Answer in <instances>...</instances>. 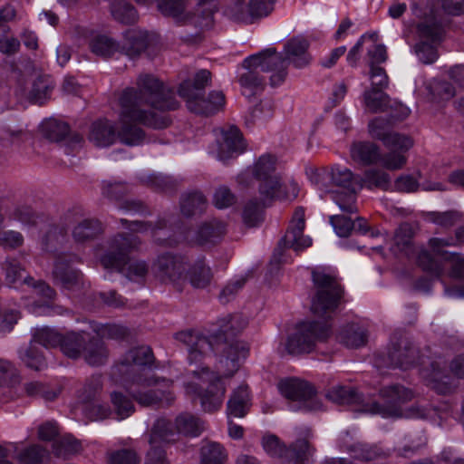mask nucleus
Here are the masks:
<instances>
[{
    "mask_svg": "<svg viewBox=\"0 0 464 464\" xmlns=\"http://www.w3.org/2000/svg\"><path fill=\"white\" fill-rule=\"evenodd\" d=\"M137 88H126L121 97V127L116 132L114 124L100 119L91 125L89 140L97 147H108L117 138L128 146H139L145 140L143 130L127 121L138 122L153 129H163L170 120L156 111H173L179 107L173 92L167 90L162 82L152 74L141 73L136 82Z\"/></svg>",
    "mask_w": 464,
    "mask_h": 464,
    "instance_id": "1",
    "label": "nucleus"
},
{
    "mask_svg": "<svg viewBox=\"0 0 464 464\" xmlns=\"http://www.w3.org/2000/svg\"><path fill=\"white\" fill-rule=\"evenodd\" d=\"M315 293L312 299V313L323 321L312 320L298 324L286 340L288 353L298 355L313 352L318 343L331 335L329 320L343 299V289L337 277L323 268L312 271Z\"/></svg>",
    "mask_w": 464,
    "mask_h": 464,
    "instance_id": "2",
    "label": "nucleus"
},
{
    "mask_svg": "<svg viewBox=\"0 0 464 464\" xmlns=\"http://www.w3.org/2000/svg\"><path fill=\"white\" fill-rule=\"evenodd\" d=\"M315 293L312 299V313L323 321L312 320L298 324L286 340L288 353L298 355L313 352L318 343L331 335L329 320L343 299V289L337 277L323 268L312 271Z\"/></svg>",
    "mask_w": 464,
    "mask_h": 464,
    "instance_id": "3",
    "label": "nucleus"
},
{
    "mask_svg": "<svg viewBox=\"0 0 464 464\" xmlns=\"http://www.w3.org/2000/svg\"><path fill=\"white\" fill-rule=\"evenodd\" d=\"M247 325V320L241 314H228L219 318L217 328L212 330L209 337L198 331L186 330L177 333L175 337L188 347V360L190 364L201 363L211 351L218 352L222 346L220 363L227 370L223 374L230 377L239 368V362L248 354L247 345L234 340Z\"/></svg>",
    "mask_w": 464,
    "mask_h": 464,
    "instance_id": "4",
    "label": "nucleus"
},
{
    "mask_svg": "<svg viewBox=\"0 0 464 464\" xmlns=\"http://www.w3.org/2000/svg\"><path fill=\"white\" fill-rule=\"evenodd\" d=\"M327 397L338 404H358L362 412L383 418H400L403 415L402 405L411 401L414 394L401 384H392L380 389L379 400L366 398L352 386L333 387Z\"/></svg>",
    "mask_w": 464,
    "mask_h": 464,
    "instance_id": "5",
    "label": "nucleus"
},
{
    "mask_svg": "<svg viewBox=\"0 0 464 464\" xmlns=\"http://www.w3.org/2000/svg\"><path fill=\"white\" fill-rule=\"evenodd\" d=\"M242 66L246 72L240 74L239 83L242 93L246 97L263 90L265 78L261 72H272L270 83L274 87L281 84L287 75L286 63L282 54L276 53V48H267L246 57Z\"/></svg>",
    "mask_w": 464,
    "mask_h": 464,
    "instance_id": "6",
    "label": "nucleus"
},
{
    "mask_svg": "<svg viewBox=\"0 0 464 464\" xmlns=\"http://www.w3.org/2000/svg\"><path fill=\"white\" fill-rule=\"evenodd\" d=\"M140 244L139 237L119 233L110 239L108 249L101 256V264L106 269L121 273L130 281L142 283L148 275L149 265L144 260L130 257V253L137 250Z\"/></svg>",
    "mask_w": 464,
    "mask_h": 464,
    "instance_id": "7",
    "label": "nucleus"
},
{
    "mask_svg": "<svg viewBox=\"0 0 464 464\" xmlns=\"http://www.w3.org/2000/svg\"><path fill=\"white\" fill-rule=\"evenodd\" d=\"M154 362L152 350L149 346H139L129 350L111 369V379L124 385L136 383L145 387L160 386V380L146 371Z\"/></svg>",
    "mask_w": 464,
    "mask_h": 464,
    "instance_id": "8",
    "label": "nucleus"
},
{
    "mask_svg": "<svg viewBox=\"0 0 464 464\" xmlns=\"http://www.w3.org/2000/svg\"><path fill=\"white\" fill-rule=\"evenodd\" d=\"M203 362L201 363H192L189 365H195V369L191 370L193 376L201 380L202 382H208L206 389H203L199 384L195 382H188L185 385L186 393L191 398H198L200 401L201 407L206 412H214L219 410L223 404L226 385L221 377L218 372L209 371L208 367L204 366Z\"/></svg>",
    "mask_w": 464,
    "mask_h": 464,
    "instance_id": "9",
    "label": "nucleus"
},
{
    "mask_svg": "<svg viewBox=\"0 0 464 464\" xmlns=\"http://www.w3.org/2000/svg\"><path fill=\"white\" fill-rule=\"evenodd\" d=\"M428 246L431 253L427 249L420 250L417 257L418 264L423 271L436 278L441 279L446 274L445 263L450 258L454 257L456 254V252L445 250V247L459 246L457 236L444 238L431 237L428 242Z\"/></svg>",
    "mask_w": 464,
    "mask_h": 464,
    "instance_id": "10",
    "label": "nucleus"
},
{
    "mask_svg": "<svg viewBox=\"0 0 464 464\" xmlns=\"http://www.w3.org/2000/svg\"><path fill=\"white\" fill-rule=\"evenodd\" d=\"M309 433L307 430L304 437L297 439L289 448L276 435L264 436L262 446L269 456L280 459L282 464H303L314 452L308 441Z\"/></svg>",
    "mask_w": 464,
    "mask_h": 464,
    "instance_id": "11",
    "label": "nucleus"
},
{
    "mask_svg": "<svg viewBox=\"0 0 464 464\" xmlns=\"http://www.w3.org/2000/svg\"><path fill=\"white\" fill-rule=\"evenodd\" d=\"M280 393L289 401L292 411H316L321 404L316 398L314 388L307 382L289 378L278 383Z\"/></svg>",
    "mask_w": 464,
    "mask_h": 464,
    "instance_id": "12",
    "label": "nucleus"
},
{
    "mask_svg": "<svg viewBox=\"0 0 464 464\" xmlns=\"http://www.w3.org/2000/svg\"><path fill=\"white\" fill-rule=\"evenodd\" d=\"M79 262V256L74 254L58 256L52 271L54 285L72 292L87 289L89 284L85 282L83 274L74 266Z\"/></svg>",
    "mask_w": 464,
    "mask_h": 464,
    "instance_id": "13",
    "label": "nucleus"
},
{
    "mask_svg": "<svg viewBox=\"0 0 464 464\" xmlns=\"http://www.w3.org/2000/svg\"><path fill=\"white\" fill-rule=\"evenodd\" d=\"M429 385L440 394H449L454 390L450 372L458 378H464V353L456 356L448 366V362L439 357L430 363Z\"/></svg>",
    "mask_w": 464,
    "mask_h": 464,
    "instance_id": "14",
    "label": "nucleus"
},
{
    "mask_svg": "<svg viewBox=\"0 0 464 464\" xmlns=\"http://www.w3.org/2000/svg\"><path fill=\"white\" fill-rule=\"evenodd\" d=\"M276 158L267 154L261 156L253 167V175L260 181L259 192L263 206H266V200L283 197L280 179L276 174Z\"/></svg>",
    "mask_w": 464,
    "mask_h": 464,
    "instance_id": "15",
    "label": "nucleus"
},
{
    "mask_svg": "<svg viewBox=\"0 0 464 464\" xmlns=\"http://www.w3.org/2000/svg\"><path fill=\"white\" fill-rule=\"evenodd\" d=\"M151 271L159 280L172 284L179 290L187 282V262L182 256L169 252L160 254L152 263Z\"/></svg>",
    "mask_w": 464,
    "mask_h": 464,
    "instance_id": "16",
    "label": "nucleus"
},
{
    "mask_svg": "<svg viewBox=\"0 0 464 464\" xmlns=\"http://www.w3.org/2000/svg\"><path fill=\"white\" fill-rule=\"evenodd\" d=\"M419 359V351L406 338L393 343L386 353L378 354L375 365L378 368L391 367L407 370L413 366Z\"/></svg>",
    "mask_w": 464,
    "mask_h": 464,
    "instance_id": "17",
    "label": "nucleus"
},
{
    "mask_svg": "<svg viewBox=\"0 0 464 464\" xmlns=\"http://www.w3.org/2000/svg\"><path fill=\"white\" fill-rule=\"evenodd\" d=\"M179 94L186 99L188 109L197 114L212 115L225 105V95L222 92L213 91L206 99L201 93H194L189 82H183L179 85Z\"/></svg>",
    "mask_w": 464,
    "mask_h": 464,
    "instance_id": "18",
    "label": "nucleus"
},
{
    "mask_svg": "<svg viewBox=\"0 0 464 464\" xmlns=\"http://www.w3.org/2000/svg\"><path fill=\"white\" fill-rule=\"evenodd\" d=\"M304 210L299 207L294 212L287 232L275 249L274 257L276 259L280 261L284 248H293L295 251L299 252L312 245L311 238L304 236Z\"/></svg>",
    "mask_w": 464,
    "mask_h": 464,
    "instance_id": "19",
    "label": "nucleus"
},
{
    "mask_svg": "<svg viewBox=\"0 0 464 464\" xmlns=\"http://www.w3.org/2000/svg\"><path fill=\"white\" fill-rule=\"evenodd\" d=\"M412 14L422 19L417 24V34L420 39H427L431 42L442 41L445 34V28L442 22L433 14L432 10L427 12L420 4L413 2L411 5Z\"/></svg>",
    "mask_w": 464,
    "mask_h": 464,
    "instance_id": "20",
    "label": "nucleus"
},
{
    "mask_svg": "<svg viewBox=\"0 0 464 464\" xmlns=\"http://www.w3.org/2000/svg\"><path fill=\"white\" fill-rule=\"evenodd\" d=\"M162 384L160 387L150 389L148 391L136 390L132 387H129V393L131 397L141 406L150 407L158 405L162 402L169 405L174 401L173 393L169 390L172 382L162 379Z\"/></svg>",
    "mask_w": 464,
    "mask_h": 464,
    "instance_id": "21",
    "label": "nucleus"
},
{
    "mask_svg": "<svg viewBox=\"0 0 464 464\" xmlns=\"http://www.w3.org/2000/svg\"><path fill=\"white\" fill-rule=\"evenodd\" d=\"M246 145L240 130L231 126L227 130L222 131V140L218 145V160L227 163L245 150Z\"/></svg>",
    "mask_w": 464,
    "mask_h": 464,
    "instance_id": "22",
    "label": "nucleus"
},
{
    "mask_svg": "<svg viewBox=\"0 0 464 464\" xmlns=\"http://www.w3.org/2000/svg\"><path fill=\"white\" fill-rule=\"evenodd\" d=\"M309 42L303 36L298 35L289 39L284 47L285 56L283 60L293 63L296 68H304L310 63L311 56L308 53Z\"/></svg>",
    "mask_w": 464,
    "mask_h": 464,
    "instance_id": "23",
    "label": "nucleus"
},
{
    "mask_svg": "<svg viewBox=\"0 0 464 464\" xmlns=\"http://www.w3.org/2000/svg\"><path fill=\"white\" fill-rule=\"evenodd\" d=\"M227 232L224 221L213 218L203 223L198 229L195 241L202 246H212L219 243Z\"/></svg>",
    "mask_w": 464,
    "mask_h": 464,
    "instance_id": "24",
    "label": "nucleus"
},
{
    "mask_svg": "<svg viewBox=\"0 0 464 464\" xmlns=\"http://www.w3.org/2000/svg\"><path fill=\"white\" fill-rule=\"evenodd\" d=\"M251 407V397L248 386L242 384L235 389L227 405V413L230 416L242 418L246 415Z\"/></svg>",
    "mask_w": 464,
    "mask_h": 464,
    "instance_id": "25",
    "label": "nucleus"
},
{
    "mask_svg": "<svg viewBox=\"0 0 464 464\" xmlns=\"http://www.w3.org/2000/svg\"><path fill=\"white\" fill-rule=\"evenodd\" d=\"M109 352L99 336L88 334L82 356L92 366L102 365L107 362Z\"/></svg>",
    "mask_w": 464,
    "mask_h": 464,
    "instance_id": "26",
    "label": "nucleus"
},
{
    "mask_svg": "<svg viewBox=\"0 0 464 464\" xmlns=\"http://www.w3.org/2000/svg\"><path fill=\"white\" fill-rule=\"evenodd\" d=\"M89 334L84 332H68L61 335L59 343L62 353L72 359H78L82 356L84 344Z\"/></svg>",
    "mask_w": 464,
    "mask_h": 464,
    "instance_id": "27",
    "label": "nucleus"
},
{
    "mask_svg": "<svg viewBox=\"0 0 464 464\" xmlns=\"http://www.w3.org/2000/svg\"><path fill=\"white\" fill-rule=\"evenodd\" d=\"M149 44L147 32L140 29H130L124 34V42L121 49L131 58L140 55Z\"/></svg>",
    "mask_w": 464,
    "mask_h": 464,
    "instance_id": "28",
    "label": "nucleus"
},
{
    "mask_svg": "<svg viewBox=\"0 0 464 464\" xmlns=\"http://www.w3.org/2000/svg\"><path fill=\"white\" fill-rule=\"evenodd\" d=\"M187 281L195 288H205L212 279V272L208 266L205 264L204 259H198L191 266L187 265Z\"/></svg>",
    "mask_w": 464,
    "mask_h": 464,
    "instance_id": "29",
    "label": "nucleus"
},
{
    "mask_svg": "<svg viewBox=\"0 0 464 464\" xmlns=\"http://www.w3.org/2000/svg\"><path fill=\"white\" fill-rule=\"evenodd\" d=\"M353 160L362 165H372L380 161L379 147L372 142H357L351 147Z\"/></svg>",
    "mask_w": 464,
    "mask_h": 464,
    "instance_id": "30",
    "label": "nucleus"
},
{
    "mask_svg": "<svg viewBox=\"0 0 464 464\" xmlns=\"http://www.w3.org/2000/svg\"><path fill=\"white\" fill-rule=\"evenodd\" d=\"M177 433L176 427L166 419H159L154 423L150 435V447H161L162 442H170L175 440Z\"/></svg>",
    "mask_w": 464,
    "mask_h": 464,
    "instance_id": "31",
    "label": "nucleus"
},
{
    "mask_svg": "<svg viewBox=\"0 0 464 464\" xmlns=\"http://www.w3.org/2000/svg\"><path fill=\"white\" fill-rule=\"evenodd\" d=\"M362 98L365 108L372 113L386 111L391 102L390 96L383 92V89L377 87L365 90Z\"/></svg>",
    "mask_w": 464,
    "mask_h": 464,
    "instance_id": "32",
    "label": "nucleus"
},
{
    "mask_svg": "<svg viewBox=\"0 0 464 464\" xmlns=\"http://www.w3.org/2000/svg\"><path fill=\"white\" fill-rule=\"evenodd\" d=\"M159 11L164 15L177 21H187L191 14L187 11L188 0H157Z\"/></svg>",
    "mask_w": 464,
    "mask_h": 464,
    "instance_id": "33",
    "label": "nucleus"
},
{
    "mask_svg": "<svg viewBox=\"0 0 464 464\" xmlns=\"http://www.w3.org/2000/svg\"><path fill=\"white\" fill-rule=\"evenodd\" d=\"M331 182L343 188L359 191L362 189L359 176H354L353 172L344 167L334 166L331 168Z\"/></svg>",
    "mask_w": 464,
    "mask_h": 464,
    "instance_id": "34",
    "label": "nucleus"
},
{
    "mask_svg": "<svg viewBox=\"0 0 464 464\" xmlns=\"http://www.w3.org/2000/svg\"><path fill=\"white\" fill-rule=\"evenodd\" d=\"M91 52L103 59L111 57L114 53L120 52L121 45L113 38L98 34L93 36L89 42Z\"/></svg>",
    "mask_w": 464,
    "mask_h": 464,
    "instance_id": "35",
    "label": "nucleus"
},
{
    "mask_svg": "<svg viewBox=\"0 0 464 464\" xmlns=\"http://www.w3.org/2000/svg\"><path fill=\"white\" fill-rule=\"evenodd\" d=\"M102 232V223L94 218H86L79 222L72 229V237L82 243L92 240Z\"/></svg>",
    "mask_w": 464,
    "mask_h": 464,
    "instance_id": "36",
    "label": "nucleus"
},
{
    "mask_svg": "<svg viewBox=\"0 0 464 464\" xmlns=\"http://www.w3.org/2000/svg\"><path fill=\"white\" fill-rule=\"evenodd\" d=\"M151 237L154 242L160 246H172L179 242L169 219H159L151 228Z\"/></svg>",
    "mask_w": 464,
    "mask_h": 464,
    "instance_id": "37",
    "label": "nucleus"
},
{
    "mask_svg": "<svg viewBox=\"0 0 464 464\" xmlns=\"http://www.w3.org/2000/svg\"><path fill=\"white\" fill-rule=\"evenodd\" d=\"M341 343L350 348H358L367 342V334L363 328L357 324H349L343 327L338 334Z\"/></svg>",
    "mask_w": 464,
    "mask_h": 464,
    "instance_id": "38",
    "label": "nucleus"
},
{
    "mask_svg": "<svg viewBox=\"0 0 464 464\" xmlns=\"http://www.w3.org/2000/svg\"><path fill=\"white\" fill-rule=\"evenodd\" d=\"M207 207V199L201 192L184 194L180 199V210L185 217L202 213Z\"/></svg>",
    "mask_w": 464,
    "mask_h": 464,
    "instance_id": "39",
    "label": "nucleus"
},
{
    "mask_svg": "<svg viewBox=\"0 0 464 464\" xmlns=\"http://www.w3.org/2000/svg\"><path fill=\"white\" fill-rule=\"evenodd\" d=\"M362 188L366 187L369 189L379 188L382 190L388 189L391 179L388 173L383 170L370 169L364 172L363 178L359 176Z\"/></svg>",
    "mask_w": 464,
    "mask_h": 464,
    "instance_id": "40",
    "label": "nucleus"
},
{
    "mask_svg": "<svg viewBox=\"0 0 464 464\" xmlns=\"http://www.w3.org/2000/svg\"><path fill=\"white\" fill-rule=\"evenodd\" d=\"M176 430L186 436L197 437L203 431L204 425L198 417L182 413L176 419Z\"/></svg>",
    "mask_w": 464,
    "mask_h": 464,
    "instance_id": "41",
    "label": "nucleus"
},
{
    "mask_svg": "<svg viewBox=\"0 0 464 464\" xmlns=\"http://www.w3.org/2000/svg\"><path fill=\"white\" fill-rule=\"evenodd\" d=\"M20 360L28 367L35 371H41L46 366V362L41 351L30 342L28 347L18 351Z\"/></svg>",
    "mask_w": 464,
    "mask_h": 464,
    "instance_id": "42",
    "label": "nucleus"
},
{
    "mask_svg": "<svg viewBox=\"0 0 464 464\" xmlns=\"http://www.w3.org/2000/svg\"><path fill=\"white\" fill-rule=\"evenodd\" d=\"M61 334L47 326L35 328L33 331L31 342L35 345L39 343L45 348L58 347L61 342Z\"/></svg>",
    "mask_w": 464,
    "mask_h": 464,
    "instance_id": "43",
    "label": "nucleus"
},
{
    "mask_svg": "<svg viewBox=\"0 0 464 464\" xmlns=\"http://www.w3.org/2000/svg\"><path fill=\"white\" fill-rule=\"evenodd\" d=\"M111 12L114 19L122 24H133L138 18L134 6L126 1H114Z\"/></svg>",
    "mask_w": 464,
    "mask_h": 464,
    "instance_id": "44",
    "label": "nucleus"
},
{
    "mask_svg": "<svg viewBox=\"0 0 464 464\" xmlns=\"http://www.w3.org/2000/svg\"><path fill=\"white\" fill-rule=\"evenodd\" d=\"M102 389L101 375H92L86 379L82 387L78 391V399L82 404L93 401Z\"/></svg>",
    "mask_w": 464,
    "mask_h": 464,
    "instance_id": "45",
    "label": "nucleus"
},
{
    "mask_svg": "<svg viewBox=\"0 0 464 464\" xmlns=\"http://www.w3.org/2000/svg\"><path fill=\"white\" fill-rule=\"evenodd\" d=\"M200 464H223L227 455L223 447L217 442H206L200 450Z\"/></svg>",
    "mask_w": 464,
    "mask_h": 464,
    "instance_id": "46",
    "label": "nucleus"
},
{
    "mask_svg": "<svg viewBox=\"0 0 464 464\" xmlns=\"http://www.w3.org/2000/svg\"><path fill=\"white\" fill-rule=\"evenodd\" d=\"M53 88V82L49 77L41 76L34 82L29 98L42 104L50 96Z\"/></svg>",
    "mask_w": 464,
    "mask_h": 464,
    "instance_id": "47",
    "label": "nucleus"
},
{
    "mask_svg": "<svg viewBox=\"0 0 464 464\" xmlns=\"http://www.w3.org/2000/svg\"><path fill=\"white\" fill-rule=\"evenodd\" d=\"M111 402L118 420H124L130 417L135 411L132 401L120 392L111 393Z\"/></svg>",
    "mask_w": 464,
    "mask_h": 464,
    "instance_id": "48",
    "label": "nucleus"
},
{
    "mask_svg": "<svg viewBox=\"0 0 464 464\" xmlns=\"http://www.w3.org/2000/svg\"><path fill=\"white\" fill-rule=\"evenodd\" d=\"M47 456L46 449L34 444L17 452L16 459L21 464H42Z\"/></svg>",
    "mask_w": 464,
    "mask_h": 464,
    "instance_id": "49",
    "label": "nucleus"
},
{
    "mask_svg": "<svg viewBox=\"0 0 464 464\" xmlns=\"http://www.w3.org/2000/svg\"><path fill=\"white\" fill-rule=\"evenodd\" d=\"M356 193L357 191L352 189H344L343 191H332L331 195L342 211L354 213L357 212Z\"/></svg>",
    "mask_w": 464,
    "mask_h": 464,
    "instance_id": "50",
    "label": "nucleus"
},
{
    "mask_svg": "<svg viewBox=\"0 0 464 464\" xmlns=\"http://www.w3.org/2000/svg\"><path fill=\"white\" fill-rule=\"evenodd\" d=\"M227 15L234 21L241 23H252L254 18L250 12V5H246L243 0H236L227 9Z\"/></svg>",
    "mask_w": 464,
    "mask_h": 464,
    "instance_id": "51",
    "label": "nucleus"
},
{
    "mask_svg": "<svg viewBox=\"0 0 464 464\" xmlns=\"http://www.w3.org/2000/svg\"><path fill=\"white\" fill-rule=\"evenodd\" d=\"M1 266L5 274V280L9 285H15L21 281L24 283L26 276H24V269L19 261L14 258H6Z\"/></svg>",
    "mask_w": 464,
    "mask_h": 464,
    "instance_id": "52",
    "label": "nucleus"
},
{
    "mask_svg": "<svg viewBox=\"0 0 464 464\" xmlns=\"http://www.w3.org/2000/svg\"><path fill=\"white\" fill-rule=\"evenodd\" d=\"M392 126V120L386 117H376L372 120L369 124V132L373 139H377L385 142L388 136L392 134L390 128Z\"/></svg>",
    "mask_w": 464,
    "mask_h": 464,
    "instance_id": "53",
    "label": "nucleus"
},
{
    "mask_svg": "<svg viewBox=\"0 0 464 464\" xmlns=\"http://www.w3.org/2000/svg\"><path fill=\"white\" fill-rule=\"evenodd\" d=\"M81 448V443L70 436H65L53 444L54 455L62 458L78 453Z\"/></svg>",
    "mask_w": 464,
    "mask_h": 464,
    "instance_id": "54",
    "label": "nucleus"
},
{
    "mask_svg": "<svg viewBox=\"0 0 464 464\" xmlns=\"http://www.w3.org/2000/svg\"><path fill=\"white\" fill-rule=\"evenodd\" d=\"M20 382L18 370L8 360L0 359V386L10 387Z\"/></svg>",
    "mask_w": 464,
    "mask_h": 464,
    "instance_id": "55",
    "label": "nucleus"
},
{
    "mask_svg": "<svg viewBox=\"0 0 464 464\" xmlns=\"http://www.w3.org/2000/svg\"><path fill=\"white\" fill-rule=\"evenodd\" d=\"M243 220L248 227L258 226L263 221L262 206L256 199H250L245 205Z\"/></svg>",
    "mask_w": 464,
    "mask_h": 464,
    "instance_id": "56",
    "label": "nucleus"
},
{
    "mask_svg": "<svg viewBox=\"0 0 464 464\" xmlns=\"http://www.w3.org/2000/svg\"><path fill=\"white\" fill-rule=\"evenodd\" d=\"M383 145L392 151L405 153L413 146V140L408 135L393 131L388 136Z\"/></svg>",
    "mask_w": 464,
    "mask_h": 464,
    "instance_id": "57",
    "label": "nucleus"
},
{
    "mask_svg": "<svg viewBox=\"0 0 464 464\" xmlns=\"http://www.w3.org/2000/svg\"><path fill=\"white\" fill-rule=\"evenodd\" d=\"M441 41L431 42L427 39L421 41L415 45V53L423 63H433L439 57L437 49L432 44H438Z\"/></svg>",
    "mask_w": 464,
    "mask_h": 464,
    "instance_id": "58",
    "label": "nucleus"
},
{
    "mask_svg": "<svg viewBox=\"0 0 464 464\" xmlns=\"http://www.w3.org/2000/svg\"><path fill=\"white\" fill-rule=\"evenodd\" d=\"M95 331L102 340L103 338L122 340L130 334V331L127 327L114 324H102L97 327Z\"/></svg>",
    "mask_w": 464,
    "mask_h": 464,
    "instance_id": "59",
    "label": "nucleus"
},
{
    "mask_svg": "<svg viewBox=\"0 0 464 464\" xmlns=\"http://www.w3.org/2000/svg\"><path fill=\"white\" fill-rule=\"evenodd\" d=\"M372 38H367L372 42L367 49V63L370 68L378 67L380 63H384L387 59L386 47L383 44L375 43V34Z\"/></svg>",
    "mask_w": 464,
    "mask_h": 464,
    "instance_id": "60",
    "label": "nucleus"
},
{
    "mask_svg": "<svg viewBox=\"0 0 464 464\" xmlns=\"http://www.w3.org/2000/svg\"><path fill=\"white\" fill-rule=\"evenodd\" d=\"M129 190V186L122 182L104 181L102 185L103 196L117 201L118 204L124 199L123 197Z\"/></svg>",
    "mask_w": 464,
    "mask_h": 464,
    "instance_id": "61",
    "label": "nucleus"
},
{
    "mask_svg": "<svg viewBox=\"0 0 464 464\" xmlns=\"http://www.w3.org/2000/svg\"><path fill=\"white\" fill-rule=\"evenodd\" d=\"M237 201V197L227 186L218 187L213 196V204L219 209L227 208Z\"/></svg>",
    "mask_w": 464,
    "mask_h": 464,
    "instance_id": "62",
    "label": "nucleus"
},
{
    "mask_svg": "<svg viewBox=\"0 0 464 464\" xmlns=\"http://www.w3.org/2000/svg\"><path fill=\"white\" fill-rule=\"evenodd\" d=\"M352 450L354 457L362 460L370 461L384 456V452L377 446H369L357 443L353 446Z\"/></svg>",
    "mask_w": 464,
    "mask_h": 464,
    "instance_id": "63",
    "label": "nucleus"
},
{
    "mask_svg": "<svg viewBox=\"0 0 464 464\" xmlns=\"http://www.w3.org/2000/svg\"><path fill=\"white\" fill-rule=\"evenodd\" d=\"M430 219L438 226L449 228L453 227L460 219V214L455 210L431 212L430 213Z\"/></svg>",
    "mask_w": 464,
    "mask_h": 464,
    "instance_id": "64",
    "label": "nucleus"
}]
</instances>
